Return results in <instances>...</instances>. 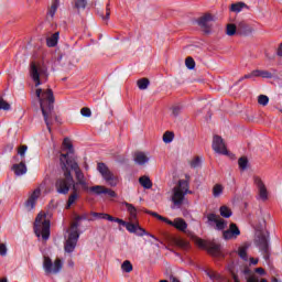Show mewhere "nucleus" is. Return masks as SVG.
<instances>
[{
	"label": "nucleus",
	"instance_id": "79ce46f5",
	"mask_svg": "<svg viewBox=\"0 0 282 282\" xmlns=\"http://www.w3.org/2000/svg\"><path fill=\"white\" fill-rule=\"evenodd\" d=\"M74 8H76V10H85V8H87V0L75 1Z\"/></svg>",
	"mask_w": 282,
	"mask_h": 282
},
{
	"label": "nucleus",
	"instance_id": "6ab92c4d",
	"mask_svg": "<svg viewBox=\"0 0 282 282\" xmlns=\"http://www.w3.org/2000/svg\"><path fill=\"white\" fill-rule=\"evenodd\" d=\"M251 32V26L245 21H241L237 24V34H240V36H250Z\"/></svg>",
	"mask_w": 282,
	"mask_h": 282
},
{
	"label": "nucleus",
	"instance_id": "7ed1b4c3",
	"mask_svg": "<svg viewBox=\"0 0 282 282\" xmlns=\"http://www.w3.org/2000/svg\"><path fill=\"white\" fill-rule=\"evenodd\" d=\"M65 154H61L59 164L64 175L63 177L57 178L55 182V188L59 195H67V193H69V189H74V186H76V181H74L72 172L67 170V164H65Z\"/></svg>",
	"mask_w": 282,
	"mask_h": 282
},
{
	"label": "nucleus",
	"instance_id": "b1692460",
	"mask_svg": "<svg viewBox=\"0 0 282 282\" xmlns=\"http://www.w3.org/2000/svg\"><path fill=\"white\" fill-rule=\"evenodd\" d=\"M248 248H250V243L247 242L238 249V256L242 261H248Z\"/></svg>",
	"mask_w": 282,
	"mask_h": 282
},
{
	"label": "nucleus",
	"instance_id": "2eb2a0df",
	"mask_svg": "<svg viewBox=\"0 0 282 282\" xmlns=\"http://www.w3.org/2000/svg\"><path fill=\"white\" fill-rule=\"evenodd\" d=\"M210 21H213V14L210 13H206L197 20V24L205 34H210V25L208 24Z\"/></svg>",
	"mask_w": 282,
	"mask_h": 282
},
{
	"label": "nucleus",
	"instance_id": "5fc2aeb1",
	"mask_svg": "<svg viewBox=\"0 0 282 282\" xmlns=\"http://www.w3.org/2000/svg\"><path fill=\"white\" fill-rule=\"evenodd\" d=\"M248 78H254V75L252 74V72L250 74L245 75L243 77H241L238 83H241V80H246Z\"/></svg>",
	"mask_w": 282,
	"mask_h": 282
},
{
	"label": "nucleus",
	"instance_id": "cd10ccee",
	"mask_svg": "<svg viewBox=\"0 0 282 282\" xmlns=\"http://www.w3.org/2000/svg\"><path fill=\"white\" fill-rule=\"evenodd\" d=\"M76 199H78V187H76V185H74L73 193L68 197V200H67V208H69L72 206V204H74L76 202Z\"/></svg>",
	"mask_w": 282,
	"mask_h": 282
},
{
	"label": "nucleus",
	"instance_id": "1a4fd4ad",
	"mask_svg": "<svg viewBox=\"0 0 282 282\" xmlns=\"http://www.w3.org/2000/svg\"><path fill=\"white\" fill-rule=\"evenodd\" d=\"M43 269L46 274H58L63 270V261L61 258H57L52 262L51 257L44 256Z\"/></svg>",
	"mask_w": 282,
	"mask_h": 282
},
{
	"label": "nucleus",
	"instance_id": "338daca9",
	"mask_svg": "<svg viewBox=\"0 0 282 282\" xmlns=\"http://www.w3.org/2000/svg\"><path fill=\"white\" fill-rule=\"evenodd\" d=\"M0 282H8L7 278L0 279Z\"/></svg>",
	"mask_w": 282,
	"mask_h": 282
},
{
	"label": "nucleus",
	"instance_id": "393cba45",
	"mask_svg": "<svg viewBox=\"0 0 282 282\" xmlns=\"http://www.w3.org/2000/svg\"><path fill=\"white\" fill-rule=\"evenodd\" d=\"M252 75L254 76V78H272L273 76L271 72L261 69L252 70Z\"/></svg>",
	"mask_w": 282,
	"mask_h": 282
},
{
	"label": "nucleus",
	"instance_id": "bf43d9fd",
	"mask_svg": "<svg viewBox=\"0 0 282 282\" xmlns=\"http://www.w3.org/2000/svg\"><path fill=\"white\" fill-rule=\"evenodd\" d=\"M256 272H257L258 274H265V270H264L263 268H257V269H256Z\"/></svg>",
	"mask_w": 282,
	"mask_h": 282
},
{
	"label": "nucleus",
	"instance_id": "4c0bfd02",
	"mask_svg": "<svg viewBox=\"0 0 282 282\" xmlns=\"http://www.w3.org/2000/svg\"><path fill=\"white\" fill-rule=\"evenodd\" d=\"M221 193H224V186H221V184H216L213 187V196L219 197L221 195Z\"/></svg>",
	"mask_w": 282,
	"mask_h": 282
},
{
	"label": "nucleus",
	"instance_id": "6e6552de",
	"mask_svg": "<svg viewBox=\"0 0 282 282\" xmlns=\"http://www.w3.org/2000/svg\"><path fill=\"white\" fill-rule=\"evenodd\" d=\"M256 243L262 253L264 261H268V259H270V232H260Z\"/></svg>",
	"mask_w": 282,
	"mask_h": 282
},
{
	"label": "nucleus",
	"instance_id": "f3484780",
	"mask_svg": "<svg viewBox=\"0 0 282 282\" xmlns=\"http://www.w3.org/2000/svg\"><path fill=\"white\" fill-rule=\"evenodd\" d=\"M254 184L259 191L260 198L265 202V199H268V188H265V184H263V181L258 176L254 177Z\"/></svg>",
	"mask_w": 282,
	"mask_h": 282
},
{
	"label": "nucleus",
	"instance_id": "f03ea898",
	"mask_svg": "<svg viewBox=\"0 0 282 282\" xmlns=\"http://www.w3.org/2000/svg\"><path fill=\"white\" fill-rule=\"evenodd\" d=\"M35 96L40 102L44 122L48 131H52V124L54 120L58 122V117L56 113H54V91H52V88H48L44 91L43 89L37 88L35 90Z\"/></svg>",
	"mask_w": 282,
	"mask_h": 282
},
{
	"label": "nucleus",
	"instance_id": "a18cd8bd",
	"mask_svg": "<svg viewBox=\"0 0 282 282\" xmlns=\"http://www.w3.org/2000/svg\"><path fill=\"white\" fill-rule=\"evenodd\" d=\"M28 152V145H21L18 149V154L20 155V158L23 160H25V153Z\"/></svg>",
	"mask_w": 282,
	"mask_h": 282
},
{
	"label": "nucleus",
	"instance_id": "2f4dec72",
	"mask_svg": "<svg viewBox=\"0 0 282 282\" xmlns=\"http://www.w3.org/2000/svg\"><path fill=\"white\" fill-rule=\"evenodd\" d=\"M242 8H248L247 3L238 2L231 4V12H241Z\"/></svg>",
	"mask_w": 282,
	"mask_h": 282
},
{
	"label": "nucleus",
	"instance_id": "3c124183",
	"mask_svg": "<svg viewBox=\"0 0 282 282\" xmlns=\"http://www.w3.org/2000/svg\"><path fill=\"white\" fill-rule=\"evenodd\" d=\"M8 254V247L6 243H0V257H6Z\"/></svg>",
	"mask_w": 282,
	"mask_h": 282
},
{
	"label": "nucleus",
	"instance_id": "5701e85b",
	"mask_svg": "<svg viewBox=\"0 0 282 282\" xmlns=\"http://www.w3.org/2000/svg\"><path fill=\"white\" fill-rule=\"evenodd\" d=\"M61 36L59 32H55L50 37L46 39L47 47H56L58 45V39Z\"/></svg>",
	"mask_w": 282,
	"mask_h": 282
},
{
	"label": "nucleus",
	"instance_id": "20e7f679",
	"mask_svg": "<svg viewBox=\"0 0 282 282\" xmlns=\"http://www.w3.org/2000/svg\"><path fill=\"white\" fill-rule=\"evenodd\" d=\"M191 175L186 174L185 180H180L177 185L173 188L172 202L174 206H182L184 204V197L186 195H192L193 192L189 191Z\"/></svg>",
	"mask_w": 282,
	"mask_h": 282
},
{
	"label": "nucleus",
	"instance_id": "8fccbe9b",
	"mask_svg": "<svg viewBox=\"0 0 282 282\" xmlns=\"http://www.w3.org/2000/svg\"><path fill=\"white\" fill-rule=\"evenodd\" d=\"M172 113H173V116H174L175 118H177V116H180V113H182V108H181V106H174V107L172 108Z\"/></svg>",
	"mask_w": 282,
	"mask_h": 282
},
{
	"label": "nucleus",
	"instance_id": "a211bd4d",
	"mask_svg": "<svg viewBox=\"0 0 282 282\" xmlns=\"http://www.w3.org/2000/svg\"><path fill=\"white\" fill-rule=\"evenodd\" d=\"M115 223L119 224L120 226H123L128 230V232H131L132 235H137L138 232V224L127 223L120 218H116Z\"/></svg>",
	"mask_w": 282,
	"mask_h": 282
},
{
	"label": "nucleus",
	"instance_id": "bb28decb",
	"mask_svg": "<svg viewBox=\"0 0 282 282\" xmlns=\"http://www.w3.org/2000/svg\"><path fill=\"white\" fill-rule=\"evenodd\" d=\"M139 184L145 189L153 188V182H151V178L149 176H141L139 178Z\"/></svg>",
	"mask_w": 282,
	"mask_h": 282
},
{
	"label": "nucleus",
	"instance_id": "a19ab883",
	"mask_svg": "<svg viewBox=\"0 0 282 282\" xmlns=\"http://www.w3.org/2000/svg\"><path fill=\"white\" fill-rule=\"evenodd\" d=\"M10 109H12L10 104L6 101L3 97H0V111H10Z\"/></svg>",
	"mask_w": 282,
	"mask_h": 282
},
{
	"label": "nucleus",
	"instance_id": "e2e57ef3",
	"mask_svg": "<svg viewBox=\"0 0 282 282\" xmlns=\"http://www.w3.org/2000/svg\"><path fill=\"white\" fill-rule=\"evenodd\" d=\"M247 282H259V280L254 276H251L247 280Z\"/></svg>",
	"mask_w": 282,
	"mask_h": 282
},
{
	"label": "nucleus",
	"instance_id": "69168bd1",
	"mask_svg": "<svg viewBox=\"0 0 282 282\" xmlns=\"http://www.w3.org/2000/svg\"><path fill=\"white\" fill-rule=\"evenodd\" d=\"M232 280L234 282H239V276L235 273H232Z\"/></svg>",
	"mask_w": 282,
	"mask_h": 282
},
{
	"label": "nucleus",
	"instance_id": "412c9836",
	"mask_svg": "<svg viewBox=\"0 0 282 282\" xmlns=\"http://www.w3.org/2000/svg\"><path fill=\"white\" fill-rule=\"evenodd\" d=\"M134 162L135 164H139V166H144V164L149 162V158L143 152H137L134 154Z\"/></svg>",
	"mask_w": 282,
	"mask_h": 282
},
{
	"label": "nucleus",
	"instance_id": "423d86ee",
	"mask_svg": "<svg viewBox=\"0 0 282 282\" xmlns=\"http://www.w3.org/2000/svg\"><path fill=\"white\" fill-rule=\"evenodd\" d=\"M45 214H39L34 223V232L36 237H42L44 241L50 239V220L45 219Z\"/></svg>",
	"mask_w": 282,
	"mask_h": 282
},
{
	"label": "nucleus",
	"instance_id": "72a5a7b5",
	"mask_svg": "<svg viewBox=\"0 0 282 282\" xmlns=\"http://www.w3.org/2000/svg\"><path fill=\"white\" fill-rule=\"evenodd\" d=\"M121 270H122L123 272H127V273L132 272V271H133V264H131V261L126 260V261H123V263L121 264Z\"/></svg>",
	"mask_w": 282,
	"mask_h": 282
},
{
	"label": "nucleus",
	"instance_id": "09e8293b",
	"mask_svg": "<svg viewBox=\"0 0 282 282\" xmlns=\"http://www.w3.org/2000/svg\"><path fill=\"white\" fill-rule=\"evenodd\" d=\"M100 17L104 19V21H109V17H111V9L109 8V3L106 7V17L102 13Z\"/></svg>",
	"mask_w": 282,
	"mask_h": 282
},
{
	"label": "nucleus",
	"instance_id": "c85d7f7f",
	"mask_svg": "<svg viewBox=\"0 0 282 282\" xmlns=\"http://www.w3.org/2000/svg\"><path fill=\"white\" fill-rule=\"evenodd\" d=\"M208 252H210V254H214V257H219L221 252V246L214 243L208 247Z\"/></svg>",
	"mask_w": 282,
	"mask_h": 282
},
{
	"label": "nucleus",
	"instance_id": "0eeeda50",
	"mask_svg": "<svg viewBox=\"0 0 282 282\" xmlns=\"http://www.w3.org/2000/svg\"><path fill=\"white\" fill-rule=\"evenodd\" d=\"M78 223H72L68 229V238L65 241L64 250L65 252L72 253L76 250L78 239H80V234L78 232Z\"/></svg>",
	"mask_w": 282,
	"mask_h": 282
},
{
	"label": "nucleus",
	"instance_id": "f257e3e1",
	"mask_svg": "<svg viewBox=\"0 0 282 282\" xmlns=\"http://www.w3.org/2000/svg\"><path fill=\"white\" fill-rule=\"evenodd\" d=\"M66 160H64V163L66 164V170L72 173V171L75 172L76 177V188L78 186H82L83 191H89L90 193H94V195H108V197H116V192L111 188H107L102 185H95L89 187V184H87V180L85 178V174L80 170V166H78V163L76 160L69 158V154H64Z\"/></svg>",
	"mask_w": 282,
	"mask_h": 282
},
{
	"label": "nucleus",
	"instance_id": "4468645a",
	"mask_svg": "<svg viewBox=\"0 0 282 282\" xmlns=\"http://www.w3.org/2000/svg\"><path fill=\"white\" fill-rule=\"evenodd\" d=\"M40 197H41V188L37 187L33 191V193L30 195V197L25 202V208L28 210H34V208L36 207V202L39 200Z\"/></svg>",
	"mask_w": 282,
	"mask_h": 282
},
{
	"label": "nucleus",
	"instance_id": "4d7b16f0",
	"mask_svg": "<svg viewBox=\"0 0 282 282\" xmlns=\"http://www.w3.org/2000/svg\"><path fill=\"white\" fill-rule=\"evenodd\" d=\"M197 246H199V248H206V242L203 239H198Z\"/></svg>",
	"mask_w": 282,
	"mask_h": 282
},
{
	"label": "nucleus",
	"instance_id": "052dcab7",
	"mask_svg": "<svg viewBox=\"0 0 282 282\" xmlns=\"http://www.w3.org/2000/svg\"><path fill=\"white\" fill-rule=\"evenodd\" d=\"M13 149H14V145H13V144H8V145L6 147V151H9V153L12 152Z\"/></svg>",
	"mask_w": 282,
	"mask_h": 282
},
{
	"label": "nucleus",
	"instance_id": "a878e982",
	"mask_svg": "<svg viewBox=\"0 0 282 282\" xmlns=\"http://www.w3.org/2000/svg\"><path fill=\"white\" fill-rule=\"evenodd\" d=\"M91 216L95 217L96 219H106L107 221H116V217L105 213L93 212Z\"/></svg>",
	"mask_w": 282,
	"mask_h": 282
},
{
	"label": "nucleus",
	"instance_id": "603ef678",
	"mask_svg": "<svg viewBox=\"0 0 282 282\" xmlns=\"http://www.w3.org/2000/svg\"><path fill=\"white\" fill-rule=\"evenodd\" d=\"M137 235H138V237H144V235H147V230H144V228L140 227V225H137Z\"/></svg>",
	"mask_w": 282,
	"mask_h": 282
},
{
	"label": "nucleus",
	"instance_id": "58836bf2",
	"mask_svg": "<svg viewBox=\"0 0 282 282\" xmlns=\"http://www.w3.org/2000/svg\"><path fill=\"white\" fill-rule=\"evenodd\" d=\"M226 34H227V36H235V34H237V25L227 24Z\"/></svg>",
	"mask_w": 282,
	"mask_h": 282
},
{
	"label": "nucleus",
	"instance_id": "c9c22d12",
	"mask_svg": "<svg viewBox=\"0 0 282 282\" xmlns=\"http://www.w3.org/2000/svg\"><path fill=\"white\" fill-rule=\"evenodd\" d=\"M137 85H138L139 89L144 90L149 87L150 82L148 78H141L137 82Z\"/></svg>",
	"mask_w": 282,
	"mask_h": 282
},
{
	"label": "nucleus",
	"instance_id": "de8ad7c7",
	"mask_svg": "<svg viewBox=\"0 0 282 282\" xmlns=\"http://www.w3.org/2000/svg\"><path fill=\"white\" fill-rule=\"evenodd\" d=\"M80 113L84 116V118H91V109L87 107L82 108Z\"/></svg>",
	"mask_w": 282,
	"mask_h": 282
},
{
	"label": "nucleus",
	"instance_id": "37998d69",
	"mask_svg": "<svg viewBox=\"0 0 282 282\" xmlns=\"http://www.w3.org/2000/svg\"><path fill=\"white\" fill-rule=\"evenodd\" d=\"M258 102H259V105H262V107H265V106H268V102H270V98L265 95H260L258 97Z\"/></svg>",
	"mask_w": 282,
	"mask_h": 282
},
{
	"label": "nucleus",
	"instance_id": "c756f323",
	"mask_svg": "<svg viewBox=\"0 0 282 282\" xmlns=\"http://www.w3.org/2000/svg\"><path fill=\"white\" fill-rule=\"evenodd\" d=\"M59 0H54L52 2V6L50 7L47 14L52 18H54V14H56V10H58V6H59Z\"/></svg>",
	"mask_w": 282,
	"mask_h": 282
},
{
	"label": "nucleus",
	"instance_id": "7c9ffc66",
	"mask_svg": "<svg viewBox=\"0 0 282 282\" xmlns=\"http://www.w3.org/2000/svg\"><path fill=\"white\" fill-rule=\"evenodd\" d=\"M219 213L221 217H225V219H229V217H232V210H230L228 206H221Z\"/></svg>",
	"mask_w": 282,
	"mask_h": 282
},
{
	"label": "nucleus",
	"instance_id": "473e14b6",
	"mask_svg": "<svg viewBox=\"0 0 282 282\" xmlns=\"http://www.w3.org/2000/svg\"><path fill=\"white\" fill-rule=\"evenodd\" d=\"M63 147L68 150V153H66V155H69V153H74V145L72 144V141L69 139H64Z\"/></svg>",
	"mask_w": 282,
	"mask_h": 282
},
{
	"label": "nucleus",
	"instance_id": "e433bc0d",
	"mask_svg": "<svg viewBox=\"0 0 282 282\" xmlns=\"http://www.w3.org/2000/svg\"><path fill=\"white\" fill-rule=\"evenodd\" d=\"M238 166L240 171H246L248 169V158L242 156L238 160Z\"/></svg>",
	"mask_w": 282,
	"mask_h": 282
},
{
	"label": "nucleus",
	"instance_id": "c03bdc74",
	"mask_svg": "<svg viewBox=\"0 0 282 282\" xmlns=\"http://www.w3.org/2000/svg\"><path fill=\"white\" fill-rule=\"evenodd\" d=\"M185 65L187 69H195V59L193 57H186Z\"/></svg>",
	"mask_w": 282,
	"mask_h": 282
},
{
	"label": "nucleus",
	"instance_id": "39448f33",
	"mask_svg": "<svg viewBox=\"0 0 282 282\" xmlns=\"http://www.w3.org/2000/svg\"><path fill=\"white\" fill-rule=\"evenodd\" d=\"M30 76L33 83H35V87H41L43 80L50 78V72L45 64H36V62H32L30 65Z\"/></svg>",
	"mask_w": 282,
	"mask_h": 282
},
{
	"label": "nucleus",
	"instance_id": "ea45409f",
	"mask_svg": "<svg viewBox=\"0 0 282 282\" xmlns=\"http://www.w3.org/2000/svg\"><path fill=\"white\" fill-rule=\"evenodd\" d=\"M173 138H175V134L171 131H166L164 134H163V142L165 144H171V141L173 140Z\"/></svg>",
	"mask_w": 282,
	"mask_h": 282
},
{
	"label": "nucleus",
	"instance_id": "dca6fc26",
	"mask_svg": "<svg viewBox=\"0 0 282 282\" xmlns=\"http://www.w3.org/2000/svg\"><path fill=\"white\" fill-rule=\"evenodd\" d=\"M166 224L169 226H173V228H176V230H181V232H185L186 228H188V224H186V220H184V218H175L174 221L167 219Z\"/></svg>",
	"mask_w": 282,
	"mask_h": 282
},
{
	"label": "nucleus",
	"instance_id": "ddd939ff",
	"mask_svg": "<svg viewBox=\"0 0 282 282\" xmlns=\"http://www.w3.org/2000/svg\"><path fill=\"white\" fill-rule=\"evenodd\" d=\"M213 150L215 153H220L221 155H228V150L226 149V143H224V139L219 135H214L213 139Z\"/></svg>",
	"mask_w": 282,
	"mask_h": 282
},
{
	"label": "nucleus",
	"instance_id": "13d9d810",
	"mask_svg": "<svg viewBox=\"0 0 282 282\" xmlns=\"http://www.w3.org/2000/svg\"><path fill=\"white\" fill-rule=\"evenodd\" d=\"M178 246H181V248H188V242L184 240H178Z\"/></svg>",
	"mask_w": 282,
	"mask_h": 282
},
{
	"label": "nucleus",
	"instance_id": "0e129e2a",
	"mask_svg": "<svg viewBox=\"0 0 282 282\" xmlns=\"http://www.w3.org/2000/svg\"><path fill=\"white\" fill-rule=\"evenodd\" d=\"M170 281H171V282H180V279H177V278L171 275V276H170Z\"/></svg>",
	"mask_w": 282,
	"mask_h": 282
},
{
	"label": "nucleus",
	"instance_id": "f704fd0d",
	"mask_svg": "<svg viewBox=\"0 0 282 282\" xmlns=\"http://www.w3.org/2000/svg\"><path fill=\"white\" fill-rule=\"evenodd\" d=\"M147 215H151L152 217H155L156 219H159L160 221H164L165 224H167L169 218L155 213V212H151V210H145Z\"/></svg>",
	"mask_w": 282,
	"mask_h": 282
},
{
	"label": "nucleus",
	"instance_id": "9d476101",
	"mask_svg": "<svg viewBox=\"0 0 282 282\" xmlns=\"http://www.w3.org/2000/svg\"><path fill=\"white\" fill-rule=\"evenodd\" d=\"M97 171L100 173L102 178L109 186H118V177L113 175V172L109 170L107 164L105 163H98L97 164Z\"/></svg>",
	"mask_w": 282,
	"mask_h": 282
},
{
	"label": "nucleus",
	"instance_id": "6e6d98bb",
	"mask_svg": "<svg viewBox=\"0 0 282 282\" xmlns=\"http://www.w3.org/2000/svg\"><path fill=\"white\" fill-rule=\"evenodd\" d=\"M258 230H265V219H262L260 223V226L258 227Z\"/></svg>",
	"mask_w": 282,
	"mask_h": 282
},
{
	"label": "nucleus",
	"instance_id": "680f3d73",
	"mask_svg": "<svg viewBox=\"0 0 282 282\" xmlns=\"http://www.w3.org/2000/svg\"><path fill=\"white\" fill-rule=\"evenodd\" d=\"M250 263L252 265H257V263H259V260L254 259V258H250Z\"/></svg>",
	"mask_w": 282,
	"mask_h": 282
},
{
	"label": "nucleus",
	"instance_id": "774afa93",
	"mask_svg": "<svg viewBox=\"0 0 282 282\" xmlns=\"http://www.w3.org/2000/svg\"><path fill=\"white\" fill-rule=\"evenodd\" d=\"M271 282H279V279L272 278Z\"/></svg>",
	"mask_w": 282,
	"mask_h": 282
},
{
	"label": "nucleus",
	"instance_id": "49530a36",
	"mask_svg": "<svg viewBox=\"0 0 282 282\" xmlns=\"http://www.w3.org/2000/svg\"><path fill=\"white\" fill-rule=\"evenodd\" d=\"M199 164H202V159H199V156H195L189 163L192 169H197Z\"/></svg>",
	"mask_w": 282,
	"mask_h": 282
},
{
	"label": "nucleus",
	"instance_id": "864d4df0",
	"mask_svg": "<svg viewBox=\"0 0 282 282\" xmlns=\"http://www.w3.org/2000/svg\"><path fill=\"white\" fill-rule=\"evenodd\" d=\"M87 215H82V216H76L75 217V221L73 224H77L78 226V221H83V220H87Z\"/></svg>",
	"mask_w": 282,
	"mask_h": 282
},
{
	"label": "nucleus",
	"instance_id": "9b49d317",
	"mask_svg": "<svg viewBox=\"0 0 282 282\" xmlns=\"http://www.w3.org/2000/svg\"><path fill=\"white\" fill-rule=\"evenodd\" d=\"M207 221L208 224H216V230H226L228 228V221L214 213L207 215Z\"/></svg>",
	"mask_w": 282,
	"mask_h": 282
},
{
	"label": "nucleus",
	"instance_id": "f8f14e48",
	"mask_svg": "<svg viewBox=\"0 0 282 282\" xmlns=\"http://www.w3.org/2000/svg\"><path fill=\"white\" fill-rule=\"evenodd\" d=\"M240 235H241V230H239V227L237 226V224L231 223L229 225V228L223 231V239H225V241H230L232 239H237V237H239Z\"/></svg>",
	"mask_w": 282,
	"mask_h": 282
},
{
	"label": "nucleus",
	"instance_id": "4be33fe9",
	"mask_svg": "<svg viewBox=\"0 0 282 282\" xmlns=\"http://www.w3.org/2000/svg\"><path fill=\"white\" fill-rule=\"evenodd\" d=\"M124 206L130 215L131 221H135L138 219V209L135 208V206L130 203H124Z\"/></svg>",
	"mask_w": 282,
	"mask_h": 282
},
{
	"label": "nucleus",
	"instance_id": "aec40b11",
	"mask_svg": "<svg viewBox=\"0 0 282 282\" xmlns=\"http://www.w3.org/2000/svg\"><path fill=\"white\" fill-rule=\"evenodd\" d=\"M12 171H14L15 175L21 176L28 173V166H25V161H21L19 164H14L12 166Z\"/></svg>",
	"mask_w": 282,
	"mask_h": 282
}]
</instances>
